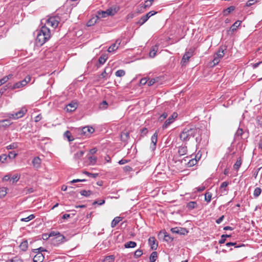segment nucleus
<instances>
[{"mask_svg":"<svg viewBox=\"0 0 262 262\" xmlns=\"http://www.w3.org/2000/svg\"><path fill=\"white\" fill-rule=\"evenodd\" d=\"M199 128L192 125L185 127L180 134L179 138L183 142L188 141L191 137H194L199 132Z\"/></svg>","mask_w":262,"mask_h":262,"instance_id":"nucleus-1","label":"nucleus"},{"mask_svg":"<svg viewBox=\"0 0 262 262\" xmlns=\"http://www.w3.org/2000/svg\"><path fill=\"white\" fill-rule=\"evenodd\" d=\"M37 31L36 43L37 45L41 46L50 39L51 37L50 30L46 26H43Z\"/></svg>","mask_w":262,"mask_h":262,"instance_id":"nucleus-2","label":"nucleus"},{"mask_svg":"<svg viewBox=\"0 0 262 262\" xmlns=\"http://www.w3.org/2000/svg\"><path fill=\"white\" fill-rule=\"evenodd\" d=\"M27 109L25 107H23L21 108L20 111L15 113H8L7 114V116L9 119H17L18 118L23 117L27 113Z\"/></svg>","mask_w":262,"mask_h":262,"instance_id":"nucleus-3","label":"nucleus"},{"mask_svg":"<svg viewBox=\"0 0 262 262\" xmlns=\"http://www.w3.org/2000/svg\"><path fill=\"white\" fill-rule=\"evenodd\" d=\"M60 20V18L58 16H52L49 18L47 21L46 24L53 28H56Z\"/></svg>","mask_w":262,"mask_h":262,"instance_id":"nucleus-4","label":"nucleus"},{"mask_svg":"<svg viewBox=\"0 0 262 262\" xmlns=\"http://www.w3.org/2000/svg\"><path fill=\"white\" fill-rule=\"evenodd\" d=\"M111 73L112 70L110 68L106 67L103 72L97 76V80L100 81L102 79H107L110 77Z\"/></svg>","mask_w":262,"mask_h":262,"instance_id":"nucleus-5","label":"nucleus"},{"mask_svg":"<svg viewBox=\"0 0 262 262\" xmlns=\"http://www.w3.org/2000/svg\"><path fill=\"white\" fill-rule=\"evenodd\" d=\"M227 47L226 46H221L218 51L216 52V57H214L213 62L214 64L217 63L219 61V59L222 58L224 55V51L226 50Z\"/></svg>","mask_w":262,"mask_h":262,"instance_id":"nucleus-6","label":"nucleus"},{"mask_svg":"<svg viewBox=\"0 0 262 262\" xmlns=\"http://www.w3.org/2000/svg\"><path fill=\"white\" fill-rule=\"evenodd\" d=\"M51 241L54 246H57L66 241V237L60 233L58 236L52 238Z\"/></svg>","mask_w":262,"mask_h":262,"instance_id":"nucleus-7","label":"nucleus"},{"mask_svg":"<svg viewBox=\"0 0 262 262\" xmlns=\"http://www.w3.org/2000/svg\"><path fill=\"white\" fill-rule=\"evenodd\" d=\"M178 117V114L176 112H174L164 122L162 125V128L165 129L168 127L172 122H173L174 119Z\"/></svg>","mask_w":262,"mask_h":262,"instance_id":"nucleus-8","label":"nucleus"},{"mask_svg":"<svg viewBox=\"0 0 262 262\" xmlns=\"http://www.w3.org/2000/svg\"><path fill=\"white\" fill-rule=\"evenodd\" d=\"M81 135L89 137L92 134L95 129L92 127L85 126L81 129H79Z\"/></svg>","mask_w":262,"mask_h":262,"instance_id":"nucleus-9","label":"nucleus"},{"mask_svg":"<svg viewBox=\"0 0 262 262\" xmlns=\"http://www.w3.org/2000/svg\"><path fill=\"white\" fill-rule=\"evenodd\" d=\"M170 231L173 233H177L180 235H186L188 233V231L185 228H182L180 227H177L172 228Z\"/></svg>","mask_w":262,"mask_h":262,"instance_id":"nucleus-10","label":"nucleus"},{"mask_svg":"<svg viewBox=\"0 0 262 262\" xmlns=\"http://www.w3.org/2000/svg\"><path fill=\"white\" fill-rule=\"evenodd\" d=\"M158 132H156L151 137V145L150 148L152 150H154L156 148L157 142Z\"/></svg>","mask_w":262,"mask_h":262,"instance_id":"nucleus-11","label":"nucleus"},{"mask_svg":"<svg viewBox=\"0 0 262 262\" xmlns=\"http://www.w3.org/2000/svg\"><path fill=\"white\" fill-rule=\"evenodd\" d=\"M148 244L150 246V248L152 250H155L157 249L158 243L155 237L152 236L148 238Z\"/></svg>","mask_w":262,"mask_h":262,"instance_id":"nucleus-12","label":"nucleus"},{"mask_svg":"<svg viewBox=\"0 0 262 262\" xmlns=\"http://www.w3.org/2000/svg\"><path fill=\"white\" fill-rule=\"evenodd\" d=\"M26 85V81L25 80H21L20 81L16 82L14 84L12 85L11 84V90H13L14 89H19L21 88L24 87Z\"/></svg>","mask_w":262,"mask_h":262,"instance_id":"nucleus-13","label":"nucleus"},{"mask_svg":"<svg viewBox=\"0 0 262 262\" xmlns=\"http://www.w3.org/2000/svg\"><path fill=\"white\" fill-rule=\"evenodd\" d=\"M121 43V41L119 40H117L116 42L113 43L107 49V51L108 52H112L116 51L119 47L120 44Z\"/></svg>","mask_w":262,"mask_h":262,"instance_id":"nucleus-14","label":"nucleus"},{"mask_svg":"<svg viewBox=\"0 0 262 262\" xmlns=\"http://www.w3.org/2000/svg\"><path fill=\"white\" fill-rule=\"evenodd\" d=\"M119 8L117 7H111L106 11H103V13L106 14L108 16H113L118 11Z\"/></svg>","mask_w":262,"mask_h":262,"instance_id":"nucleus-15","label":"nucleus"},{"mask_svg":"<svg viewBox=\"0 0 262 262\" xmlns=\"http://www.w3.org/2000/svg\"><path fill=\"white\" fill-rule=\"evenodd\" d=\"M77 103H70L68 104L66 107V111L68 112H73L74 111L77 107Z\"/></svg>","mask_w":262,"mask_h":262,"instance_id":"nucleus-16","label":"nucleus"},{"mask_svg":"<svg viewBox=\"0 0 262 262\" xmlns=\"http://www.w3.org/2000/svg\"><path fill=\"white\" fill-rule=\"evenodd\" d=\"M187 151V146L186 145H184L179 147L178 152L179 156H182L186 155Z\"/></svg>","mask_w":262,"mask_h":262,"instance_id":"nucleus-17","label":"nucleus"},{"mask_svg":"<svg viewBox=\"0 0 262 262\" xmlns=\"http://www.w3.org/2000/svg\"><path fill=\"white\" fill-rule=\"evenodd\" d=\"M36 255L34 256V262H42L44 259V256L41 252L36 253Z\"/></svg>","mask_w":262,"mask_h":262,"instance_id":"nucleus-18","label":"nucleus"},{"mask_svg":"<svg viewBox=\"0 0 262 262\" xmlns=\"http://www.w3.org/2000/svg\"><path fill=\"white\" fill-rule=\"evenodd\" d=\"M12 124L9 119L0 120V128H7Z\"/></svg>","mask_w":262,"mask_h":262,"instance_id":"nucleus-19","label":"nucleus"},{"mask_svg":"<svg viewBox=\"0 0 262 262\" xmlns=\"http://www.w3.org/2000/svg\"><path fill=\"white\" fill-rule=\"evenodd\" d=\"M41 162V159L38 157H36L33 159L32 163L35 168H38L40 167Z\"/></svg>","mask_w":262,"mask_h":262,"instance_id":"nucleus-20","label":"nucleus"},{"mask_svg":"<svg viewBox=\"0 0 262 262\" xmlns=\"http://www.w3.org/2000/svg\"><path fill=\"white\" fill-rule=\"evenodd\" d=\"M158 50V45H155V46H154L152 47L150 52H149V55L150 57L151 58H154L155 57V56L156 55V54H157V52Z\"/></svg>","mask_w":262,"mask_h":262,"instance_id":"nucleus-21","label":"nucleus"},{"mask_svg":"<svg viewBox=\"0 0 262 262\" xmlns=\"http://www.w3.org/2000/svg\"><path fill=\"white\" fill-rule=\"evenodd\" d=\"M129 138V133L128 132H122L121 134V140L122 142H126Z\"/></svg>","mask_w":262,"mask_h":262,"instance_id":"nucleus-22","label":"nucleus"},{"mask_svg":"<svg viewBox=\"0 0 262 262\" xmlns=\"http://www.w3.org/2000/svg\"><path fill=\"white\" fill-rule=\"evenodd\" d=\"M198 206L197 203L195 201H190L187 203L186 207L188 210H191Z\"/></svg>","mask_w":262,"mask_h":262,"instance_id":"nucleus-23","label":"nucleus"},{"mask_svg":"<svg viewBox=\"0 0 262 262\" xmlns=\"http://www.w3.org/2000/svg\"><path fill=\"white\" fill-rule=\"evenodd\" d=\"M122 217L120 216H117L115 217L111 223V227L114 228L121 221H122Z\"/></svg>","mask_w":262,"mask_h":262,"instance_id":"nucleus-24","label":"nucleus"},{"mask_svg":"<svg viewBox=\"0 0 262 262\" xmlns=\"http://www.w3.org/2000/svg\"><path fill=\"white\" fill-rule=\"evenodd\" d=\"M192 56V53L191 52H186L183 56L182 61L183 62H186L189 61L190 58Z\"/></svg>","mask_w":262,"mask_h":262,"instance_id":"nucleus-25","label":"nucleus"},{"mask_svg":"<svg viewBox=\"0 0 262 262\" xmlns=\"http://www.w3.org/2000/svg\"><path fill=\"white\" fill-rule=\"evenodd\" d=\"M28 247V243L27 239L23 241L19 245L20 249L23 251H26Z\"/></svg>","mask_w":262,"mask_h":262,"instance_id":"nucleus-26","label":"nucleus"},{"mask_svg":"<svg viewBox=\"0 0 262 262\" xmlns=\"http://www.w3.org/2000/svg\"><path fill=\"white\" fill-rule=\"evenodd\" d=\"M84 151L80 150L75 153L74 155L73 159L75 161H77L80 159L83 155Z\"/></svg>","mask_w":262,"mask_h":262,"instance_id":"nucleus-27","label":"nucleus"},{"mask_svg":"<svg viewBox=\"0 0 262 262\" xmlns=\"http://www.w3.org/2000/svg\"><path fill=\"white\" fill-rule=\"evenodd\" d=\"M148 19L147 15H143L142 16L138 21L137 22V24L139 25L140 26L143 25L147 20Z\"/></svg>","mask_w":262,"mask_h":262,"instance_id":"nucleus-28","label":"nucleus"},{"mask_svg":"<svg viewBox=\"0 0 262 262\" xmlns=\"http://www.w3.org/2000/svg\"><path fill=\"white\" fill-rule=\"evenodd\" d=\"M200 159V158L198 159V160H196V158H192L191 160H190L188 162L187 164V167H190L194 166L196 164L198 160Z\"/></svg>","mask_w":262,"mask_h":262,"instance_id":"nucleus-29","label":"nucleus"},{"mask_svg":"<svg viewBox=\"0 0 262 262\" xmlns=\"http://www.w3.org/2000/svg\"><path fill=\"white\" fill-rule=\"evenodd\" d=\"M107 59V56L106 54L101 55L98 59L99 64L100 65L104 64Z\"/></svg>","mask_w":262,"mask_h":262,"instance_id":"nucleus-30","label":"nucleus"},{"mask_svg":"<svg viewBox=\"0 0 262 262\" xmlns=\"http://www.w3.org/2000/svg\"><path fill=\"white\" fill-rule=\"evenodd\" d=\"M137 246V243L133 241H129L126 243L124 246L125 248H135Z\"/></svg>","mask_w":262,"mask_h":262,"instance_id":"nucleus-31","label":"nucleus"},{"mask_svg":"<svg viewBox=\"0 0 262 262\" xmlns=\"http://www.w3.org/2000/svg\"><path fill=\"white\" fill-rule=\"evenodd\" d=\"M158 257V253L157 252H152L149 257L150 262H155Z\"/></svg>","mask_w":262,"mask_h":262,"instance_id":"nucleus-32","label":"nucleus"},{"mask_svg":"<svg viewBox=\"0 0 262 262\" xmlns=\"http://www.w3.org/2000/svg\"><path fill=\"white\" fill-rule=\"evenodd\" d=\"M260 1V0H248L244 6V8L250 7Z\"/></svg>","mask_w":262,"mask_h":262,"instance_id":"nucleus-33","label":"nucleus"},{"mask_svg":"<svg viewBox=\"0 0 262 262\" xmlns=\"http://www.w3.org/2000/svg\"><path fill=\"white\" fill-rule=\"evenodd\" d=\"M234 10V6H230L229 7L227 8L226 9L224 10V15H227L229 14L231 12L233 11Z\"/></svg>","mask_w":262,"mask_h":262,"instance_id":"nucleus-34","label":"nucleus"},{"mask_svg":"<svg viewBox=\"0 0 262 262\" xmlns=\"http://www.w3.org/2000/svg\"><path fill=\"white\" fill-rule=\"evenodd\" d=\"M241 21H235L232 25V26L230 27V30L232 31V32H234L237 28H238L240 25H241Z\"/></svg>","mask_w":262,"mask_h":262,"instance_id":"nucleus-35","label":"nucleus"},{"mask_svg":"<svg viewBox=\"0 0 262 262\" xmlns=\"http://www.w3.org/2000/svg\"><path fill=\"white\" fill-rule=\"evenodd\" d=\"M64 136L67 138L69 141H72L74 139L72 136L71 132L69 130H67L66 132H64Z\"/></svg>","mask_w":262,"mask_h":262,"instance_id":"nucleus-36","label":"nucleus"},{"mask_svg":"<svg viewBox=\"0 0 262 262\" xmlns=\"http://www.w3.org/2000/svg\"><path fill=\"white\" fill-rule=\"evenodd\" d=\"M242 164V160L239 158V159L237 160L235 163L233 165V168L236 170H238L239 167H241Z\"/></svg>","mask_w":262,"mask_h":262,"instance_id":"nucleus-37","label":"nucleus"},{"mask_svg":"<svg viewBox=\"0 0 262 262\" xmlns=\"http://www.w3.org/2000/svg\"><path fill=\"white\" fill-rule=\"evenodd\" d=\"M80 194L82 195H83L86 197L89 196L90 195L93 194V192L91 190H82L80 192Z\"/></svg>","mask_w":262,"mask_h":262,"instance_id":"nucleus-38","label":"nucleus"},{"mask_svg":"<svg viewBox=\"0 0 262 262\" xmlns=\"http://www.w3.org/2000/svg\"><path fill=\"white\" fill-rule=\"evenodd\" d=\"M20 178V176L18 174H15L13 176L12 178L10 177V182H12V184H14L17 182Z\"/></svg>","mask_w":262,"mask_h":262,"instance_id":"nucleus-39","label":"nucleus"},{"mask_svg":"<svg viewBox=\"0 0 262 262\" xmlns=\"http://www.w3.org/2000/svg\"><path fill=\"white\" fill-rule=\"evenodd\" d=\"M261 192V189L259 187H256L253 192L254 198H256L259 196Z\"/></svg>","mask_w":262,"mask_h":262,"instance_id":"nucleus-40","label":"nucleus"},{"mask_svg":"<svg viewBox=\"0 0 262 262\" xmlns=\"http://www.w3.org/2000/svg\"><path fill=\"white\" fill-rule=\"evenodd\" d=\"M231 235H228V234H223L221 236V239L219 241V243L220 244H222L225 243L226 238V237H231Z\"/></svg>","mask_w":262,"mask_h":262,"instance_id":"nucleus-41","label":"nucleus"},{"mask_svg":"<svg viewBox=\"0 0 262 262\" xmlns=\"http://www.w3.org/2000/svg\"><path fill=\"white\" fill-rule=\"evenodd\" d=\"M164 239L167 242H171L173 241V238L169 234L166 232H164Z\"/></svg>","mask_w":262,"mask_h":262,"instance_id":"nucleus-42","label":"nucleus"},{"mask_svg":"<svg viewBox=\"0 0 262 262\" xmlns=\"http://www.w3.org/2000/svg\"><path fill=\"white\" fill-rule=\"evenodd\" d=\"M212 193L209 192H207L205 194V200L207 202L209 203L211 200Z\"/></svg>","mask_w":262,"mask_h":262,"instance_id":"nucleus-43","label":"nucleus"},{"mask_svg":"<svg viewBox=\"0 0 262 262\" xmlns=\"http://www.w3.org/2000/svg\"><path fill=\"white\" fill-rule=\"evenodd\" d=\"M11 83H9L6 85L4 86L3 88H2L0 89V92L2 94L7 90V89H10L11 90Z\"/></svg>","mask_w":262,"mask_h":262,"instance_id":"nucleus-44","label":"nucleus"},{"mask_svg":"<svg viewBox=\"0 0 262 262\" xmlns=\"http://www.w3.org/2000/svg\"><path fill=\"white\" fill-rule=\"evenodd\" d=\"M6 262H23L18 257L15 256L12 258L7 260Z\"/></svg>","mask_w":262,"mask_h":262,"instance_id":"nucleus-45","label":"nucleus"},{"mask_svg":"<svg viewBox=\"0 0 262 262\" xmlns=\"http://www.w3.org/2000/svg\"><path fill=\"white\" fill-rule=\"evenodd\" d=\"M35 217V215L34 214H31L27 216V217L22 218L20 219V221L21 222H28L29 221L32 220Z\"/></svg>","mask_w":262,"mask_h":262,"instance_id":"nucleus-46","label":"nucleus"},{"mask_svg":"<svg viewBox=\"0 0 262 262\" xmlns=\"http://www.w3.org/2000/svg\"><path fill=\"white\" fill-rule=\"evenodd\" d=\"M83 173L84 174L87 175L88 176H89L90 177H92L93 178H96L98 176V173H92L87 171H83Z\"/></svg>","mask_w":262,"mask_h":262,"instance_id":"nucleus-47","label":"nucleus"},{"mask_svg":"<svg viewBox=\"0 0 262 262\" xmlns=\"http://www.w3.org/2000/svg\"><path fill=\"white\" fill-rule=\"evenodd\" d=\"M88 159L89 160L91 164L94 165L97 162V158L95 156H90L89 157Z\"/></svg>","mask_w":262,"mask_h":262,"instance_id":"nucleus-48","label":"nucleus"},{"mask_svg":"<svg viewBox=\"0 0 262 262\" xmlns=\"http://www.w3.org/2000/svg\"><path fill=\"white\" fill-rule=\"evenodd\" d=\"M244 133L243 130L242 128H238V129L237 130L236 133H235V137L236 138L237 137H241V138H243L242 135Z\"/></svg>","mask_w":262,"mask_h":262,"instance_id":"nucleus-49","label":"nucleus"},{"mask_svg":"<svg viewBox=\"0 0 262 262\" xmlns=\"http://www.w3.org/2000/svg\"><path fill=\"white\" fill-rule=\"evenodd\" d=\"M125 74V72L124 70H117L116 73H115V75L117 77H122V76H123Z\"/></svg>","mask_w":262,"mask_h":262,"instance_id":"nucleus-50","label":"nucleus"},{"mask_svg":"<svg viewBox=\"0 0 262 262\" xmlns=\"http://www.w3.org/2000/svg\"><path fill=\"white\" fill-rule=\"evenodd\" d=\"M143 254V252L142 250L138 249L134 253V256L135 258H137L140 257Z\"/></svg>","mask_w":262,"mask_h":262,"instance_id":"nucleus-51","label":"nucleus"},{"mask_svg":"<svg viewBox=\"0 0 262 262\" xmlns=\"http://www.w3.org/2000/svg\"><path fill=\"white\" fill-rule=\"evenodd\" d=\"M256 123L259 127L262 128V116H258L256 117Z\"/></svg>","mask_w":262,"mask_h":262,"instance_id":"nucleus-52","label":"nucleus"},{"mask_svg":"<svg viewBox=\"0 0 262 262\" xmlns=\"http://www.w3.org/2000/svg\"><path fill=\"white\" fill-rule=\"evenodd\" d=\"M108 103L105 100H103L99 105V107L100 109L104 110L107 107Z\"/></svg>","mask_w":262,"mask_h":262,"instance_id":"nucleus-53","label":"nucleus"},{"mask_svg":"<svg viewBox=\"0 0 262 262\" xmlns=\"http://www.w3.org/2000/svg\"><path fill=\"white\" fill-rule=\"evenodd\" d=\"M168 116V114L166 112L163 113L158 118L159 121L162 122L165 120Z\"/></svg>","mask_w":262,"mask_h":262,"instance_id":"nucleus-54","label":"nucleus"},{"mask_svg":"<svg viewBox=\"0 0 262 262\" xmlns=\"http://www.w3.org/2000/svg\"><path fill=\"white\" fill-rule=\"evenodd\" d=\"M6 189L7 188L5 187L0 188V198H2L6 195L7 193Z\"/></svg>","mask_w":262,"mask_h":262,"instance_id":"nucleus-55","label":"nucleus"},{"mask_svg":"<svg viewBox=\"0 0 262 262\" xmlns=\"http://www.w3.org/2000/svg\"><path fill=\"white\" fill-rule=\"evenodd\" d=\"M154 1L155 0H146V1H145V4L144 5V8H146L147 7H150L152 5V2Z\"/></svg>","mask_w":262,"mask_h":262,"instance_id":"nucleus-56","label":"nucleus"},{"mask_svg":"<svg viewBox=\"0 0 262 262\" xmlns=\"http://www.w3.org/2000/svg\"><path fill=\"white\" fill-rule=\"evenodd\" d=\"M158 78H152L151 79H150L148 82V86H151L152 85L154 84H155L156 82H158Z\"/></svg>","mask_w":262,"mask_h":262,"instance_id":"nucleus-57","label":"nucleus"},{"mask_svg":"<svg viewBox=\"0 0 262 262\" xmlns=\"http://www.w3.org/2000/svg\"><path fill=\"white\" fill-rule=\"evenodd\" d=\"M16 156H17V154L15 153L14 151H10V152H9V153L7 156L9 159H13L15 158V157Z\"/></svg>","mask_w":262,"mask_h":262,"instance_id":"nucleus-58","label":"nucleus"},{"mask_svg":"<svg viewBox=\"0 0 262 262\" xmlns=\"http://www.w3.org/2000/svg\"><path fill=\"white\" fill-rule=\"evenodd\" d=\"M43 251H47V250L45 249H44L43 247H39V248L33 249V252L34 253H37V252H42Z\"/></svg>","mask_w":262,"mask_h":262,"instance_id":"nucleus-59","label":"nucleus"},{"mask_svg":"<svg viewBox=\"0 0 262 262\" xmlns=\"http://www.w3.org/2000/svg\"><path fill=\"white\" fill-rule=\"evenodd\" d=\"M8 156L6 154H3L0 156V162L2 163H4L5 161L7 160Z\"/></svg>","mask_w":262,"mask_h":262,"instance_id":"nucleus-60","label":"nucleus"},{"mask_svg":"<svg viewBox=\"0 0 262 262\" xmlns=\"http://www.w3.org/2000/svg\"><path fill=\"white\" fill-rule=\"evenodd\" d=\"M115 259V257H114V255H110V256H106L104 259V261H107L108 262H110V260H111L112 261H113Z\"/></svg>","mask_w":262,"mask_h":262,"instance_id":"nucleus-61","label":"nucleus"},{"mask_svg":"<svg viewBox=\"0 0 262 262\" xmlns=\"http://www.w3.org/2000/svg\"><path fill=\"white\" fill-rule=\"evenodd\" d=\"M148 133V130L146 128L144 127L141 130V136L144 137Z\"/></svg>","mask_w":262,"mask_h":262,"instance_id":"nucleus-62","label":"nucleus"},{"mask_svg":"<svg viewBox=\"0 0 262 262\" xmlns=\"http://www.w3.org/2000/svg\"><path fill=\"white\" fill-rule=\"evenodd\" d=\"M34 189L33 188H25L24 189V191L26 194H30L34 192Z\"/></svg>","mask_w":262,"mask_h":262,"instance_id":"nucleus-63","label":"nucleus"},{"mask_svg":"<svg viewBox=\"0 0 262 262\" xmlns=\"http://www.w3.org/2000/svg\"><path fill=\"white\" fill-rule=\"evenodd\" d=\"M17 147V144L13 143L7 146V148L8 149H15Z\"/></svg>","mask_w":262,"mask_h":262,"instance_id":"nucleus-64","label":"nucleus"}]
</instances>
